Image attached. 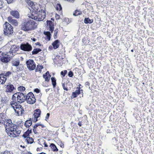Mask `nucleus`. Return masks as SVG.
I'll return each instance as SVG.
<instances>
[{
  "mask_svg": "<svg viewBox=\"0 0 154 154\" xmlns=\"http://www.w3.org/2000/svg\"><path fill=\"white\" fill-rule=\"evenodd\" d=\"M43 77L45 79V81L48 82L50 80L51 75H50L48 71L47 72L45 73L43 75Z\"/></svg>",
  "mask_w": 154,
  "mask_h": 154,
  "instance_id": "18",
  "label": "nucleus"
},
{
  "mask_svg": "<svg viewBox=\"0 0 154 154\" xmlns=\"http://www.w3.org/2000/svg\"><path fill=\"white\" fill-rule=\"evenodd\" d=\"M17 102L13 100V101L11 102L10 104V106L12 108L14 109H15L19 105L17 104Z\"/></svg>",
  "mask_w": 154,
  "mask_h": 154,
  "instance_id": "20",
  "label": "nucleus"
},
{
  "mask_svg": "<svg viewBox=\"0 0 154 154\" xmlns=\"http://www.w3.org/2000/svg\"><path fill=\"white\" fill-rule=\"evenodd\" d=\"M5 91L7 92L11 93L14 90H15L14 85L12 84L8 85L5 88Z\"/></svg>",
  "mask_w": 154,
  "mask_h": 154,
  "instance_id": "14",
  "label": "nucleus"
},
{
  "mask_svg": "<svg viewBox=\"0 0 154 154\" xmlns=\"http://www.w3.org/2000/svg\"><path fill=\"white\" fill-rule=\"evenodd\" d=\"M4 2L0 0V8H2L3 7Z\"/></svg>",
  "mask_w": 154,
  "mask_h": 154,
  "instance_id": "42",
  "label": "nucleus"
},
{
  "mask_svg": "<svg viewBox=\"0 0 154 154\" xmlns=\"http://www.w3.org/2000/svg\"><path fill=\"white\" fill-rule=\"evenodd\" d=\"M73 72L72 71H70L69 72L68 74V75L69 77H72V76H73Z\"/></svg>",
  "mask_w": 154,
  "mask_h": 154,
  "instance_id": "40",
  "label": "nucleus"
},
{
  "mask_svg": "<svg viewBox=\"0 0 154 154\" xmlns=\"http://www.w3.org/2000/svg\"><path fill=\"white\" fill-rule=\"evenodd\" d=\"M26 140L29 143H32L33 142V140L32 137H26Z\"/></svg>",
  "mask_w": 154,
  "mask_h": 154,
  "instance_id": "31",
  "label": "nucleus"
},
{
  "mask_svg": "<svg viewBox=\"0 0 154 154\" xmlns=\"http://www.w3.org/2000/svg\"><path fill=\"white\" fill-rule=\"evenodd\" d=\"M45 17V13L44 10L34 11L32 12L30 17L38 21H42Z\"/></svg>",
  "mask_w": 154,
  "mask_h": 154,
  "instance_id": "2",
  "label": "nucleus"
},
{
  "mask_svg": "<svg viewBox=\"0 0 154 154\" xmlns=\"http://www.w3.org/2000/svg\"><path fill=\"white\" fill-rule=\"evenodd\" d=\"M23 148H25V146H23Z\"/></svg>",
  "mask_w": 154,
  "mask_h": 154,
  "instance_id": "60",
  "label": "nucleus"
},
{
  "mask_svg": "<svg viewBox=\"0 0 154 154\" xmlns=\"http://www.w3.org/2000/svg\"><path fill=\"white\" fill-rule=\"evenodd\" d=\"M10 14L12 16L16 18H18L19 17V14L18 11H12L10 12Z\"/></svg>",
  "mask_w": 154,
  "mask_h": 154,
  "instance_id": "19",
  "label": "nucleus"
},
{
  "mask_svg": "<svg viewBox=\"0 0 154 154\" xmlns=\"http://www.w3.org/2000/svg\"><path fill=\"white\" fill-rule=\"evenodd\" d=\"M67 82H64L63 83V82H62V85L63 89L64 90H66V91H68V90L67 88Z\"/></svg>",
  "mask_w": 154,
  "mask_h": 154,
  "instance_id": "34",
  "label": "nucleus"
},
{
  "mask_svg": "<svg viewBox=\"0 0 154 154\" xmlns=\"http://www.w3.org/2000/svg\"><path fill=\"white\" fill-rule=\"evenodd\" d=\"M32 132V130L30 129L29 130L28 129L23 135V137H24V138H26V137H28L29 134H31Z\"/></svg>",
  "mask_w": 154,
  "mask_h": 154,
  "instance_id": "27",
  "label": "nucleus"
},
{
  "mask_svg": "<svg viewBox=\"0 0 154 154\" xmlns=\"http://www.w3.org/2000/svg\"><path fill=\"white\" fill-rule=\"evenodd\" d=\"M32 122L31 120H28L26 121L25 123V125L26 127H29L32 124Z\"/></svg>",
  "mask_w": 154,
  "mask_h": 154,
  "instance_id": "28",
  "label": "nucleus"
},
{
  "mask_svg": "<svg viewBox=\"0 0 154 154\" xmlns=\"http://www.w3.org/2000/svg\"><path fill=\"white\" fill-rule=\"evenodd\" d=\"M18 107L14 110L16 113V115L18 116L21 115L24 113V110L22 106L20 105L17 106Z\"/></svg>",
  "mask_w": 154,
  "mask_h": 154,
  "instance_id": "9",
  "label": "nucleus"
},
{
  "mask_svg": "<svg viewBox=\"0 0 154 154\" xmlns=\"http://www.w3.org/2000/svg\"><path fill=\"white\" fill-rule=\"evenodd\" d=\"M44 34L46 35L45 39L47 41H49L51 38V33L50 32H44Z\"/></svg>",
  "mask_w": 154,
  "mask_h": 154,
  "instance_id": "23",
  "label": "nucleus"
},
{
  "mask_svg": "<svg viewBox=\"0 0 154 154\" xmlns=\"http://www.w3.org/2000/svg\"><path fill=\"white\" fill-rule=\"evenodd\" d=\"M85 85L86 86H89L90 85V83L88 82H86L85 83Z\"/></svg>",
  "mask_w": 154,
  "mask_h": 154,
  "instance_id": "47",
  "label": "nucleus"
},
{
  "mask_svg": "<svg viewBox=\"0 0 154 154\" xmlns=\"http://www.w3.org/2000/svg\"><path fill=\"white\" fill-rule=\"evenodd\" d=\"M27 67L30 71L35 69L36 67V64L34 61L32 59H29L26 62Z\"/></svg>",
  "mask_w": 154,
  "mask_h": 154,
  "instance_id": "7",
  "label": "nucleus"
},
{
  "mask_svg": "<svg viewBox=\"0 0 154 154\" xmlns=\"http://www.w3.org/2000/svg\"><path fill=\"white\" fill-rule=\"evenodd\" d=\"M41 51V50L40 48L34 49L32 51V54L34 55L36 54Z\"/></svg>",
  "mask_w": 154,
  "mask_h": 154,
  "instance_id": "29",
  "label": "nucleus"
},
{
  "mask_svg": "<svg viewBox=\"0 0 154 154\" xmlns=\"http://www.w3.org/2000/svg\"><path fill=\"white\" fill-rule=\"evenodd\" d=\"M38 123L39 126V125L41 126L42 128H43L44 127V125L43 124H41L40 123Z\"/></svg>",
  "mask_w": 154,
  "mask_h": 154,
  "instance_id": "49",
  "label": "nucleus"
},
{
  "mask_svg": "<svg viewBox=\"0 0 154 154\" xmlns=\"http://www.w3.org/2000/svg\"><path fill=\"white\" fill-rule=\"evenodd\" d=\"M63 72L64 73H65V75L67 73V71L66 70H65Z\"/></svg>",
  "mask_w": 154,
  "mask_h": 154,
  "instance_id": "52",
  "label": "nucleus"
},
{
  "mask_svg": "<svg viewBox=\"0 0 154 154\" xmlns=\"http://www.w3.org/2000/svg\"><path fill=\"white\" fill-rule=\"evenodd\" d=\"M4 34L6 35H9L13 33V29L12 26L8 22H5L3 25Z\"/></svg>",
  "mask_w": 154,
  "mask_h": 154,
  "instance_id": "5",
  "label": "nucleus"
},
{
  "mask_svg": "<svg viewBox=\"0 0 154 154\" xmlns=\"http://www.w3.org/2000/svg\"><path fill=\"white\" fill-rule=\"evenodd\" d=\"M31 40L33 41V42H35L36 39L34 38H31Z\"/></svg>",
  "mask_w": 154,
  "mask_h": 154,
  "instance_id": "48",
  "label": "nucleus"
},
{
  "mask_svg": "<svg viewBox=\"0 0 154 154\" xmlns=\"http://www.w3.org/2000/svg\"><path fill=\"white\" fill-rule=\"evenodd\" d=\"M20 60L19 59H16L13 60L12 62V66H17L20 64Z\"/></svg>",
  "mask_w": 154,
  "mask_h": 154,
  "instance_id": "22",
  "label": "nucleus"
},
{
  "mask_svg": "<svg viewBox=\"0 0 154 154\" xmlns=\"http://www.w3.org/2000/svg\"><path fill=\"white\" fill-rule=\"evenodd\" d=\"M3 52L0 51V56H1V55H3Z\"/></svg>",
  "mask_w": 154,
  "mask_h": 154,
  "instance_id": "54",
  "label": "nucleus"
},
{
  "mask_svg": "<svg viewBox=\"0 0 154 154\" xmlns=\"http://www.w3.org/2000/svg\"><path fill=\"white\" fill-rule=\"evenodd\" d=\"M17 68L16 70L17 71L19 72L22 71L24 69L23 66L22 64H19L16 66Z\"/></svg>",
  "mask_w": 154,
  "mask_h": 154,
  "instance_id": "24",
  "label": "nucleus"
},
{
  "mask_svg": "<svg viewBox=\"0 0 154 154\" xmlns=\"http://www.w3.org/2000/svg\"><path fill=\"white\" fill-rule=\"evenodd\" d=\"M11 73L10 72H6V73H5V74H4L5 76V77L6 78L8 76L11 74Z\"/></svg>",
  "mask_w": 154,
  "mask_h": 154,
  "instance_id": "41",
  "label": "nucleus"
},
{
  "mask_svg": "<svg viewBox=\"0 0 154 154\" xmlns=\"http://www.w3.org/2000/svg\"><path fill=\"white\" fill-rule=\"evenodd\" d=\"M12 100L17 101L18 103H21L24 102L26 100V95L22 93H15L13 95Z\"/></svg>",
  "mask_w": 154,
  "mask_h": 154,
  "instance_id": "4",
  "label": "nucleus"
},
{
  "mask_svg": "<svg viewBox=\"0 0 154 154\" xmlns=\"http://www.w3.org/2000/svg\"><path fill=\"white\" fill-rule=\"evenodd\" d=\"M2 39L0 38V45L2 43Z\"/></svg>",
  "mask_w": 154,
  "mask_h": 154,
  "instance_id": "51",
  "label": "nucleus"
},
{
  "mask_svg": "<svg viewBox=\"0 0 154 154\" xmlns=\"http://www.w3.org/2000/svg\"><path fill=\"white\" fill-rule=\"evenodd\" d=\"M66 20H68V18H67V19H66Z\"/></svg>",
  "mask_w": 154,
  "mask_h": 154,
  "instance_id": "61",
  "label": "nucleus"
},
{
  "mask_svg": "<svg viewBox=\"0 0 154 154\" xmlns=\"http://www.w3.org/2000/svg\"><path fill=\"white\" fill-rule=\"evenodd\" d=\"M37 23L30 20H26L23 23L21 26L22 29L24 31H29L32 29L34 26H36Z\"/></svg>",
  "mask_w": 154,
  "mask_h": 154,
  "instance_id": "3",
  "label": "nucleus"
},
{
  "mask_svg": "<svg viewBox=\"0 0 154 154\" xmlns=\"http://www.w3.org/2000/svg\"><path fill=\"white\" fill-rule=\"evenodd\" d=\"M82 14V12L76 10L73 14V15L75 16H77Z\"/></svg>",
  "mask_w": 154,
  "mask_h": 154,
  "instance_id": "33",
  "label": "nucleus"
},
{
  "mask_svg": "<svg viewBox=\"0 0 154 154\" xmlns=\"http://www.w3.org/2000/svg\"><path fill=\"white\" fill-rule=\"evenodd\" d=\"M7 80V78L5 77V76L4 74L0 75V84H4Z\"/></svg>",
  "mask_w": 154,
  "mask_h": 154,
  "instance_id": "17",
  "label": "nucleus"
},
{
  "mask_svg": "<svg viewBox=\"0 0 154 154\" xmlns=\"http://www.w3.org/2000/svg\"><path fill=\"white\" fill-rule=\"evenodd\" d=\"M18 48L15 45H14L12 46L10 48V50L9 53L10 54L9 56L11 57L15 55V52L18 50Z\"/></svg>",
  "mask_w": 154,
  "mask_h": 154,
  "instance_id": "11",
  "label": "nucleus"
},
{
  "mask_svg": "<svg viewBox=\"0 0 154 154\" xmlns=\"http://www.w3.org/2000/svg\"><path fill=\"white\" fill-rule=\"evenodd\" d=\"M50 146L51 147V149L52 151L54 152H57L58 150V149L57 148L55 145L54 143H51L50 145Z\"/></svg>",
  "mask_w": 154,
  "mask_h": 154,
  "instance_id": "26",
  "label": "nucleus"
},
{
  "mask_svg": "<svg viewBox=\"0 0 154 154\" xmlns=\"http://www.w3.org/2000/svg\"><path fill=\"white\" fill-rule=\"evenodd\" d=\"M60 74L62 75L63 77L65 76V73H64V72L63 71H62L60 72Z\"/></svg>",
  "mask_w": 154,
  "mask_h": 154,
  "instance_id": "45",
  "label": "nucleus"
},
{
  "mask_svg": "<svg viewBox=\"0 0 154 154\" xmlns=\"http://www.w3.org/2000/svg\"><path fill=\"white\" fill-rule=\"evenodd\" d=\"M93 20L90 19L89 18H85L84 22L85 23H91L93 22Z\"/></svg>",
  "mask_w": 154,
  "mask_h": 154,
  "instance_id": "30",
  "label": "nucleus"
},
{
  "mask_svg": "<svg viewBox=\"0 0 154 154\" xmlns=\"http://www.w3.org/2000/svg\"><path fill=\"white\" fill-rule=\"evenodd\" d=\"M8 55L7 56H3L1 58V61L5 63H7L11 60V56L8 57Z\"/></svg>",
  "mask_w": 154,
  "mask_h": 154,
  "instance_id": "15",
  "label": "nucleus"
},
{
  "mask_svg": "<svg viewBox=\"0 0 154 154\" xmlns=\"http://www.w3.org/2000/svg\"><path fill=\"white\" fill-rule=\"evenodd\" d=\"M34 91L36 93H39L40 92V90L38 88H35L34 89Z\"/></svg>",
  "mask_w": 154,
  "mask_h": 154,
  "instance_id": "43",
  "label": "nucleus"
},
{
  "mask_svg": "<svg viewBox=\"0 0 154 154\" xmlns=\"http://www.w3.org/2000/svg\"><path fill=\"white\" fill-rule=\"evenodd\" d=\"M28 4V5L31 7L32 8L34 11H37L38 9V5H35L33 2L30 0H26L25 1Z\"/></svg>",
  "mask_w": 154,
  "mask_h": 154,
  "instance_id": "12",
  "label": "nucleus"
},
{
  "mask_svg": "<svg viewBox=\"0 0 154 154\" xmlns=\"http://www.w3.org/2000/svg\"><path fill=\"white\" fill-rule=\"evenodd\" d=\"M27 103L30 104H32L35 102V97L32 92L29 93L26 95V100Z\"/></svg>",
  "mask_w": 154,
  "mask_h": 154,
  "instance_id": "6",
  "label": "nucleus"
},
{
  "mask_svg": "<svg viewBox=\"0 0 154 154\" xmlns=\"http://www.w3.org/2000/svg\"><path fill=\"white\" fill-rule=\"evenodd\" d=\"M131 51L132 52H133V50H131Z\"/></svg>",
  "mask_w": 154,
  "mask_h": 154,
  "instance_id": "59",
  "label": "nucleus"
},
{
  "mask_svg": "<svg viewBox=\"0 0 154 154\" xmlns=\"http://www.w3.org/2000/svg\"><path fill=\"white\" fill-rule=\"evenodd\" d=\"M51 79L53 87L54 88L56 85V80L54 77H51Z\"/></svg>",
  "mask_w": 154,
  "mask_h": 154,
  "instance_id": "32",
  "label": "nucleus"
},
{
  "mask_svg": "<svg viewBox=\"0 0 154 154\" xmlns=\"http://www.w3.org/2000/svg\"><path fill=\"white\" fill-rule=\"evenodd\" d=\"M28 154H32L31 152H28Z\"/></svg>",
  "mask_w": 154,
  "mask_h": 154,
  "instance_id": "57",
  "label": "nucleus"
},
{
  "mask_svg": "<svg viewBox=\"0 0 154 154\" xmlns=\"http://www.w3.org/2000/svg\"><path fill=\"white\" fill-rule=\"evenodd\" d=\"M78 124L80 126H82V124H81V122H79L78 123Z\"/></svg>",
  "mask_w": 154,
  "mask_h": 154,
  "instance_id": "50",
  "label": "nucleus"
},
{
  "mask_svg": "<svg viewBox=\"0 0 154 154\" xmlns=\"http://www.w3.org/2000/svg\"><path fill=\"white\" fill-rule=\"evenodd\" d=\"M2 154H13V152L11 151L6 150Z\"/></svg>",
  "mask_w": 154,
  "mask_h": 154,
  "instance_id": "39",
  "label": "nucleus"
},
{
  "mask_svg": "<svg viewBox=\"0 0 154 154\" xmlns=\"http://www.w3.org/2000/svg\"><path fill=\"white\" fill-rule=\"evenodd\" d=\"M39 126L38 123H37L35 125L33 126V128L34 129H35L37 127H38Z\"/></svg>",
  "mask_w": 154,
  "mask_h": 154,
  "instance_id": "44",
  "label": "nucleus"
},
{
  "mask_svg": "<svg viewBox=\"0 0 154 154\" xmlns=\"http://www.w3.org/2000/svg\"><path fill=\"white\" fill-rule=\"evenodd\" d=\"M80 93V91L79 89H76L75 92H73L72 94V96L73 98H75L77 97V95L79 94Z\"/></svg>",
  "mask_w": 154,
  "mask_h": 154,
  "instance_id": "25",
  "label": "nucleus"
},
{
  "mask_svg": "<svg viewBox=\"0 0 154 154\" xmlns=\"http://www.w3.org/2000/svg\"><path fill=\"white\" fill-rule=\"evenodd\" d=\"M20 47L21 50L26 51H30L32 49V46L28 42L22 43Z\"/></svg>",
  "mask_w": 154,
  "mask_h": 154,
  "instance_id": "8",
  "label": "nucleus"
},
{
  "mask_svg": "<svg viewBox=\"0 0 154 154\" xmlns=\"http://www.w3.org/2000/svg\"><path fill=\"white\" fill-rule=\"evenodd\" d=\"M18 90L20 91H23L25 90V88L23 86H20L18 88Z\"/></svg>",
  "mask_w": 154,
  "mask_h": 154,
  "instance_id": "36",
  "label": "nucleus"
},
{
  "mask_svg": "<svg viewBox=\"0 0 154 154\" xmlns=\"http://www.w3.org/2000/svg\"><path fill=\"white\" fill-rule=\"evenodd\" d=\"M7 20L9 23L15 26H17L18 25V22L17 20L13 19L11 17H8Z\"/></svg>",
  "mask_w": 154,
  "mask_h": 154,
  "instance_id": "13",
  "label": "nucleus"
},
{
  "mask_svg": "<svg viewBox=\"0 0 154 154\" xmlns=\"http://www.w3.org/2000/svg\"><path fill=\"white\" fill-rule=\"evenodd\" d=\"M59 41L58 40L55 41L52 43V45L54 49L58 48L59 45Z\"/></svg>",
  "mask_w": 154,
  "mask_h": 154,
  "instance_id": "21",
  "label": "nucleus"
},
{
  "mask_svg": "<svg viewBox=\"0 0 154 154\" xmlns=\"http://www.w3.org/2000/svg\"><path fill=\"white\" fill-rule=\"evenodd\" d=\"M39 149V148H38L37 149V150L38 151V150Z\"/></svg>",
  "mask_w": 154,
  "mask_h": 154,
  "instance_id": "58",
  "label": "nucleus"
},
{
  "mask_svg": "<svg viewBox=\"0 0 154 154\" xmlns=\"http://www.w3.org/2000/svg\"><path fill=\"white\" fill-rule=\"evenodd\" d=\"M62 8L61 5L60 4H57L56 6V9L57 10L60 11L62 10Z\"/></svg>",
  "mask_w": 154,
  "mask_h": 154,
  "instance_id": "37",
  "label": "nucleus"
},
{
  "mask_svg": "<svg viewBox=\"0 0 154 154\" xmlns=\"http://www.w3.org/2000/svg\"><path fill=\"white\" fill-rule=\"evenodd\" d=\"M35 44L36 45H40V43L39 42H37Z\"/></svg>",
  "mask_w": 154,
  "mask_h": 154,
  "instance_id": "55",
  "label": "nucleus"
},
{
  "mask_svg": "<svg viewBox=\"0 0 154 154\" xmlns=\"http://www.w3.org/2000/svg\"><path fill=\"white\" fill-rule=\"evenodd\" d=\"M33 130V132H34V133L35 134H36L37 133V132H36L35 129H34V128Z\"/></svg>",
  "mask_w": 154,
  "mask_h": 154,
  "instance_id": "53",
  "label": "nucleus"
},
{
  "mask_svg": "<svg viewBox=\"0 0 154 154\" xmlns=\"http://www.w3.org/2000/svg\"><path fill=\"white\" fill-rule=\"evenodd\" d=\"M4 124L6 132L9 136L14 138L19 136L21 131L12 122L11 119H6Z\"/></svg>",
  "mask_w": 154,
  "mask_h": 154,
  "instance_id": "1",
  "label": "nucleus"
},
{
  "mask_svg": "<svg viewBox=\"0 0 154 154\" xmlns=\"http://www.w3.org/2000/svg\"><path fill=\"white\" fill-rule=\"evenodd\" d=\"M50 115V114L49 113H47L45 117L46 119H48Z\"/></svg>",
  "mask_w": 154,
  "mask_h": 154,
  "instance_id": "46",
  "label": "nucleus"
},
{
  "mask_svg": "<svg viewBox=\"0 0 154 154\" xmlns=\"http://www.w3.org/2000/svg\"><path fill=\"white\" fill-rule=\"evenodd\" d=\"M43 68V66H42L38 65L35 69V72L41 71Z\"/></svg>",
  "mask_w": 154,
  "mask_h": 154,
  "instance_id": "35",
  "label": "nucleus"
},
{
  "mask_svg": "<svg viewBox=\"0 0 154 154\" xmlns=\"http://www.w3.org/2000/svg\"><path fill=\"white\" fill-rule=\"evenodd\" d=\"M41 113V111L40 109H36L34 111L33 119L34 118L33 120L35 122H36L39 119V117Z\"/></svg>",
  "mask_w": 154,
  "mask_h": 154,
  "instance_id": "10",
  "label": "nucleus"
},
{
  "mask_svg": "<svg viewBox=\"0 0 154 154\" xmlns=\"http://www.w3.org/2000/svg\"><path fill=\"white\" fill-rule=\"evenodd\" d=\"M58 32V29H56L54 30V37L55 39H56L57 38V35Z\"/></svg>",
  "mask_w": 154,
  "mask_h": 154,
  "instance_id": "38",
  "label": "nucleus"
},
{
  "mask_svg": "<svg viewBox=\"0 0 154 154\" xmlns=\"http://www.w3.org/2000/svg\"><path fill=\"white\" fill-rule=\"evenodd\" d=\"M45 146L46 147H48L47 145L46 144V143H45Z\"/></svg>",
  "mask_w": 154,
  "mask_h": 154,
  "instance_id": "56",
  "label": "nucleus"
},
{
  "mask_svg": "<svg viewBox=\"0 0 154 154\" xmlns=\"http://www.w3.org/2000/svg\"><path fill=\"white\" fill-rule=\"evenodd\" d=\"M47 23L49 28V30L52 32L54 29V24L53 22L51 20H47Z\"/></svg>",
  "mask_w": 154,
  "mask_h": 154,
  "instance_id": "16",
  "label": "nucleus"
}]
</instances>
